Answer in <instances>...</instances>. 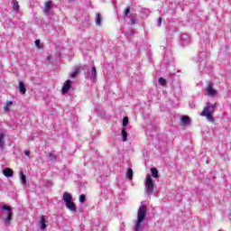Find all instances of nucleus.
Here are the masks:
<instances>
[{
  "instance_id": "f257e3e1",
  "label": "nucleus",
  "mask_w": 231,
  "mask_h": 231,
  "mask_svg": "<svg viewBox=\"0 0 231 231\" xmlns=\"http://www.w3.org/2000/svg\"><path fill=\"white\" fill-rule=\"evenodd\" d=\"M146 214H147V207L142 204L137 211V220L135 222L134 231H142V228H143L142 223H143Z\"/></svg>"
},
{
  "instance_id": "f03ea898",
  "label": "nucleus",
  "mask_w": 231,
  "mask_h": 231,
  "mask_svg": "<svg viewBox=\"0 0 231 231\" xmlns=\"http://www.w3.org/2000/svg\"><path fill=\"white\" fill-rule=\"evenodd\" d=\"M145 193L148 196H152L154 193V180H152V177L150 174L146 175Z\"/></svg>"
},
{
  "instance_id": "7ed1b4c3",
  "label": "nucleus",
  "mask_w": 231,
  "mask_h": 231,
  "mask_svg": "<svg viewBox=\"0 0 231 231\" xmlns=\"http://www.w3.org/2000/svg\"><path fill=\"white\" fill-rule=\"evenodd\" d=\"M4 210L5 212H7V216L5 218V225H10V223H12V217L14 216V214L12 213V208H10V206L8 205H4L2 207V208L0 209V212Z\"/></svg>"
},
{
  "instance_id": "20e7f679",
  "label": "nucleus",
  "mask_w": 231,
  "mask_h": 231,
  "mask_svg": "<svg viewBox=\"0 0 231 231\" xmlns=\"http://www.w3.org/2000/svg\"><path fill=\"white\" fill-rule=\"evenodd\" d=\"M82 70H85V73H89V67L88 65L75 67L74 71L70 73L71 79H76L77 75H79Z\"/></svg>"
},
{
  "instance_id": "39448f33",
  "label": "nucleus",
  "mask_w": 231,
  "mask_h": 231,
  "mask_svg": "<svg viewBox=\"0 0 231 231\" xmlns=\"http://www.w3.org/2000/svg\"><path fill=\"white\" fill-rule=\"evenodd\" d=\"M206 91L208 93V97H216V95H217V91L214 89V84L212 83V81L208 82Z\"/></svg>"
},
{
  "instance_id": "423d86ee",
  "label": "nucleus",
  "mask_w": 231,
  "mask_h": 231,
  "mask_svg": "<svg viewBox=\"0 0 231 231\" xmlns=\"http://www.w3.org/2000/svg\"><path fill=\"white\" fill-rule=\"evenodd\" d=\"M180 40L182 46H187L188 44H190V36H189V34H181Z\"/></svg>"
},
{
  "instance_id": "0eeeda50",
  "label": "nucleus",
  "mask_w": 231,
  "mask_h": 231,
  "mask_svg": "<svg viewBox=\"0 0 231 231\" xmlns=\"http://www.w3.org/2000/svg\"><path fill=\"white\" fill-rule=\"evenodd\" d=\"M203 51L200 52V54L194 59L195 62H199V71H201L202 69H205V63L203 62V60L201 59V57H203Z\"/></svg>"
},
{
  "instance_id": "6e6552de",
  "label": "nucleus",
  "mask_w": 231,
  "mask_h": 231,
  "mask_svg": "<svg viewBox=\"0 0 231 231\" xmlns=\"http://www.w3.org/2000/svg\"><path fill=\"white\" fill-rule=\"evenodd\" d=\"M69 89H71V80L68 79L63 84V87L61 88V92H62L63 95H66V93H68V91H69Z\"/></svg>"
},
{
  "instance_id": "1a4fd4ad",
  "label": "nucleus",
  "mask_w": 231,
  "mask_h": 231,
  "mask_svg": "<svg viewBox=\"0 0 231 231\" xmlns=\"http://www.w3.org/2000/svg\"><path fill=\"white\" fill-rule=\"evenodd\" d=\"M216 107H217V105L215 103V104H210V103H208V106H206L203 111H205V113H214L216 111Z\"/></svg>"
},
{
  "instance_id": "9d476101",
  "label": "nucleus",
  "mask_w": 231,
  "mask_h": 231,
  "mask_svg": "<svg viewBox=\"0 0 231 231\" xmlns=\"http://www.w3.org/2000/svg\"><path fill=\"white\" fill-rule=\"evenodd\" d=\"M65 206L70 212H77V206H75V202H72V200L65 203Z\"/></svg>"
},
{
  "instance_id": "9b49d317",
  "label": "nucleus",
  "mask_w": 231,
  "mask_h": 231,
  "mask_svg": "<svg viewBox=\"0 0 231 231\" xmlns=\"http://www.w3.org/2000/svg\"><path fill=\"white\" fill-rule=\"evenodd\" d=\"M3 174H4V176H5V178H13L14 171H12V169H10V168H5L3 171Z\"/></svg>"
},
{
  "instance_id": "f8f14e48",
  "label": "nucleus",
  "mask_w": 231,
  "mask_h": 231,
  "mask_svg": "<svg viewBox=\"0 0 231 231\" xmlns=\"http://www.w3.org/2000/svg\"><path fill=\"white\" fill-rule=\"evenodd\" d=\"M73 200V197L68 193V192H64L63 193V201H65V203H69Z\"/></svg>"
},
{
  "instance_id": "ddd939ff",
  "label": "nucleus",
  "mask_w": 231,
  "mask_h": 231,
  "mask_svg": "<svg viewBox=\"0 0 231 231\" xmlns=\"http://www.w3.org/2000/svg\"><path fill=\"white\" fill-rule=\"evenodd\" d=\"M39 225H40L41 230H46L47 226H46V218H44V216L41 217Z\"/></svg>"
},
{
  "instance_id": "4468645a",
  "label": "nucleus",
  "mask_w": 231,
  "mask_h": 231,
  "mask_svg": "<svg viewBox=\"0 0 231 231\" xmlns=\"http://www.w3.org/2000/svg\"><path fill=\"white\" fill-rule=\"evenodd\" d=\"M18 89L22 95H26V86H24V83L23 81L19 82Z\"/></svg>"
},
{
  "instance_id": "2eb2a0df",
  "label": "nucleus",
  "mask_w": 231,
  "mask_h": 231,
  "mask_svg": "<svg viewBox=\"0 0 231 231\" xmlns=\"http://www.w3.org/2000/svg\"><path fill=\"white\" fill-rule=\"evenodd\" d=\"M95 22L97 26H102V14L100 13L96 14Z\"/></svg>"
},
{
  "instance_id": "dca6fc26",
  "label": "nucleus",
  "mask_w": 231,
  "mask_h": 231,
  "mask_svg": "<svg viewBox=\"0 0 231 231\" xmlns=\"http://www.w3.org/2000/svg\"><path fill=\"white\" fill-rule=\"evenodd\" d=\"M200 115L201 116H206L209 122H214V116H212V114L202 111Z\"/></svg>"
},
{
  "instance_id": "f3484780",
  "label": "nucleus",
  "mask_w": 231,
  "mask_h": 231,
  "mask_svg": "<svg viewBox=\"0 0 231 231\" xmlns=\"http://www.w3.org/2000/svg\"><path fill=\"white\" fill-rule=\"evenodd\" d=\"M0 151H5V134L0 133Z\"/></svg>"
},
{
  "instance_id": "a211bd4d",
  "label": "nucleus",
  "mask_w": 231,
  "mask_h": 231,
  "mask_svg": "<svg viewBox=\"0 0 231 231\" xmlns=\"http://www.w3.org/2000/svg\"><path fill=\"white\" fill-rule=\"evenodd\" d=\"M178 32V27H171L167 31L168 35H170V39H172V35Z\"/></svg>"
},
{
  "instance_id": "6ab92c4d",
  "label": "nucleus",
  "mask_w": 231,
  "mask_h": 231,
  "mask_svg": "<svg viewBox=\"0 0 231 231\" xmlns=\"http://www.w3.org/2000/svg\"><path fill=\"white\" fill-rule=\"evenodd\" d=\"M97 79V68L96 67H92L91 68V75H90V80L95 81V79Z\"/></svg>"
},
{
  "instance_id": "aec40b11",
  "label": "nucleus",
  "mask_w": 231,
  "mask_h": 231,
  "mask_svg": "<svg viewBox=\"0 0 231 231\" xmlns=\"http://www.w3.org/2000/svg\"><path fill=\"white\" fill-rule=\"evenodd\" d=\"M12 5H13L14 12H19L20 6H19V2L17 0H13Z\"/></svg>"
},
{
  "instance_id": "412c9836",
  "label": "nucleus",
  "mask_w": 231,
  "mask_h": 231,
  "mask_svg": "<svg viewBox=\"0 0 231 231\" xmlns=\"http://www.w3.org/2000/svg\"><path fill=\"white\" fill-rule=\"evenodd\" d=\"M50 10H51V0H49V1L46 3L43 12H44L45 14H48V13L50 12Z\"/></svg>"
},
{
  "instance_id": "4be33fe9",
  "label": "nucleus",
  "mask_w": 231,
  "mask_h": 231,
  "mask_svg": "<svg viewBox=\"0 0 231 231\" xmlns=\"http://www.w3.org/2000/svg\"><path fill=\"white\" fill-rule=\"evenodd\" d=\"M181 122H182V124H184V125H189L190 124V117H189L187 116H183L181 117Z\"/></svg>"
},
{
  "instance_id": "5701e85b",
  "label": "nucleus",
  "mask_w": 231,
  "mask_h": 231,
  "mask_svg": "<svg viewBox=\"0 0 231 231\" xmlns=\"http://www.w3.org/2000/svg\"><path fill=\"white\" fill-rule=\"evenodd\" d=\"M133 176H134V172H133V169L129 168L127 172H126V180H133Z\"/></svg>"
},
{
  "instance_id": "b1692460",
  "label": "nucleus",
  "mask_w": 231,
  "mask_h": 231,
  "mask_svg": "<svg viewBox=\"0 0 231 231\" xmlns=\"http://www.w3.org/2000/svg\"><path fill=\"white\" fill-rule=\"evenodd\" d=\"M121 134L123 142H127V131L125 130V128L122 129Z\"/></svg>"
},
{
  "instance_id": "393cba45",
  "label": "nucleus",
  "mask_w": 231,
  "mask_h": 231,
  "mask_svg": "<svg viewBox=\"0 0 231 231\" xmlns=\"http://www.w3.org/2000/svg\"><path fill=\"white\" fill-rule=\"evenodd\" d=\"M129 14H131V7L127 6L123 12V17H131Z\"/></svg>"
},
{
  "instance_id": "a878e982",
  "label": "nucleus",
  "mask_w": 231,
  "mask_h": 231,
  "mask_svg": "<svg viewBox=\"0 0 231 231\" xmlns=\"http://www.w3.org/2000/svg\"><path fill=\"white\" fill-rule=\"evenodd\" d=\"M48 158L50 160V162H57V155L51 153V152H49L48 153Z\"/></svg>"
},
{
  "instance_id": "bb28decb",
  "label": "nucleus",
  "mask_w": 231,
  "mask_h": 231,
  "mask_svg": "<svg viewBox=\"0 0 231 231\" xmlns=\"http://www.w3.org/2000/svg\"><path fill=\"white\" fill-rule=\"evenodd\" d=\"M151 172H152V178H159V175H158V169H156V168H152V169H151Z\"/></svg>"
},
{
  "instance_id": "cd10ccee",
  "label": "nucleus",
  "mask_w": 231,
  "mask_h": 231,
  "mask_svg": "<svg viewBox=\"0 0 231 231\" xmlns=\"http://www.w3.org/2000/svg\"><path fill=\"white\" fill-rule=\"evenodd\" d=\"M20 176H21L22 185H26V175H24V173H23V171H21Z\"/></svg>"
},
{
  "instance_id": "c85d7f7f",
  "label": "nucleus",
  "mask_w": 231,
  "mask_h": 231,
  "mask_svg": "<svg viewBox=\"0 0 231 231\" xmlns=\"http://www.w3.org/2000/svg\"><path fill=\"white\" fill-rule=\"evenodd\" d=\"M159 84L161 86H167V80L165 79H163V78H160L159 79Z\"/></svg>"
},
{
  "instance_id": "c756f323",
  "label": "nucleus",
  "mask_w": 231,
  "mask_h": 231,
  "mask_svg": "<svg viewBox=\"0 0 231 231\" xmlns=\"http://www.w3.org/2000/svg\"><path fill=\"white\" fill-rule=\"evenodd\" d=\"M128 124H129V118L124 117L123 118V127H127Z\"/></svg>"
},
{
  "instance_id": "7c9ffc66",
  "label": "nucleus",
  "mask_w": 231,
  "mask_h": 231,
  "mask_svg": "<svg viewBox=\"0 0 231 231\" xmlns=\"http://www.w3.org/2000/svg\"><path fill=\"white\" fill-rule=\"evenodd\" d=\"M86 202V195L81 194L79 196V203H85Z\"/></svg>"
},
{
  "instance_id": "2f4dec72",
  "label": "nucleus",
  "mask_w": 231,
  "mask_h": 231,
  "mask_svg": "<svg viewBox=\"0 0 231 231\" xmlns=\"http://www.w3.org/2000/svg\"><path fill=\"white\" fill-rule=\"evenodd\" d=\"M34 44L39 50H41V40H35Z\"/></svg>"
},
{
  "instance_id": "473e14b6",
  "label": "nucleus",
  "mask_w": 231,
  "mask_h": 231,
  "mask_svg": "<svg viewBox=\"0 0 231 231\" xmlns=\"http://www.w3.org/2000/svg\"><path fill=\"white\" fill-rule=\"evenodd\" d=\"M136 23H138V20L134 19V18H132L130 20V24H136Z\"/></svg>"
},
{
  "instance_id": "72a5a7b5",
  "label": "nucleus",
  "mask_w": 231,
  "mask_h": 231,
  "mask_svg": "<svg viewBox=\"0 0 231 231\" xmlns=\"http://www.w3.org/2000/svg\"><path fill=\"white\" fill-rule=\"evenodd\" d=\"M157 26L158 27L162 26V17L158 18Z\"/></svg>"
},
{
  "instance_id": "f704fd0d",
  "label": "nucleus",
  "mask_w": 231,
  "mask_h": 231,
  "mask_svg": "<svg viewBox=\"0 0 231 231\" xmlns=\"http://www.w3.org/2000/svg\"><path fill=\"white\" fill-rule=\"evenodd\" d=\"M189 107L191 108V109H194V107H196V105L194 104V102H189Z\"/></svg>"
},
{
  "instance_id": "c9c22d12",
  "label": "nucleus",
  "mask_w": 231,
  "mask_h": 231,
  "mask_svg": "<svg viewBox=\"0 0 231 231\" xmlns=\"http://www.w3.org/2000/svg\"><path fill=\"white\" fill-rule=\"evenodd\" d=\"M203 42H204V41H203V42H200V45H201V47H202V51H203V50H207V45H205V46L203 47Z\"/></svg>"
},
{
  "instance_id": "e433bc0d",
  "label": "nucleus",
  "mask_w": 231,
  "mask_h": 231,
  "mask_svg": "<svg viewBox=\"0 0 231 231\" xmlns=\"http://www.w3.org/2000/svg\"><path fill=\"white\" fill-rule=\"evenodd\" d=\"M12 104H14V102H12V101L7 102V104H6L7 107H10V106H12Z\"/></svg>"
},
{
  "instance_id": "4c0bfd02",
  "label": "nucleus",
  "mask_w": 231,
  "mask_h": 231,
  "mask_svg": "<svg viewBox=\"0 0 231 231\" xmlns=\"http://www.w3.org/2000/svg\"><path fill=\"white\" fill-rule=\"evenodd\" d=\"M24 154H25V156H30V151H25Z\"/></svg>"
},
{
  "instance_id": "58836bf2",
  "label": "nucleus",
  "mask_w": 231,
  "mask_h": 231,
  "mask_svg": "<svg viewBox=\"0 0 231 231\" xmlns=\"http://www.w3.org/2000/svg\"><path fill=\"white\" fill-rule=\"evenodd\" d=\"M47 60H51V55H49L48 57H47Z\"/></svg>"
},
{
  "instance_id": "ea45409f",
  "label": "nucleus",
  "mask_w": 231,
  "mask_h": 231,
  "mask_svg": "<svg viewBox=\"0 0 231 231\" xmlns=\"http://www.w3.org/2000/svg\"><path fill=\"white\" fill-rule=\"evenodd\" d=\"M9 107L10 106H5V111H8Z\"/></svg>"
},
{
  "instance_id": "a19ab883",
  "label": "nucleus",
  "mask_w": 231,
  "mask_h": 231,
  "mask_svg": "<svg viewBox=\"0 0 231 231\" xmlns=\"http://www.w3.org/2000/svg\"><path fill=\"white\" fill-rule=\"evenodd\" d=\"M33 140V137H29V142Z\"/></svg>"
},
{
  "instance_id": "79ce46f5",
  "label": "nucleus",
  "mask_w": 231,
  "mask_h": 231,
  "mask_svg": "<svg viewBox=\"0 0 231 231\" xmlns=\"http://www.w3.org/2000/svg\"><path fill=\"white\" fill-rule=\"evenodd\" d=\"M69 3H73V1H75V0H69Z\"/></svg>"
},
{
  "instance_id": "37998d69",
  "label": "nucleus",
  "mask_w": 231,
  "mask_h": 231,
  "mask_svg": "<svg viewBox=\"0 0 231 231\" xmlns=\"http://www.w3.org/2000/svg\"><path fill=\"white\" fill-rule=\"evenodd\" d=\"M207 163H208V161H207Z\"/></svg>"
}]
</instances>
